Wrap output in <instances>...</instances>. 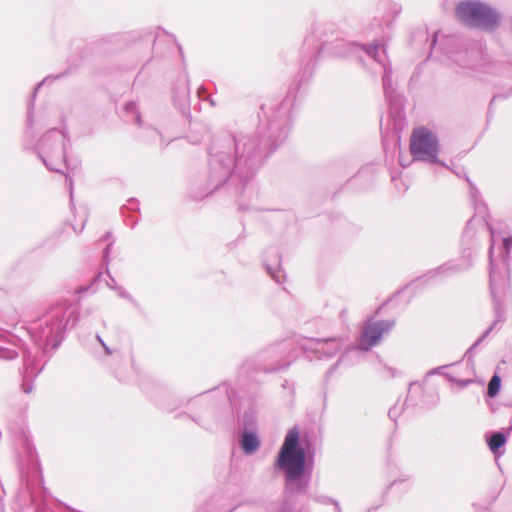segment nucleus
Here are the masks:
<instances>
[{"label": "nucleus", "mask_w": 512, "mask_h": 512, "mask_svg": "<svg viewBox=\"0 0 512 512\" xmlns=\"http://www.w3.org/2000/svg\"><path fill=\"white\" fill-rule=\"evenodd\" d=\"M290 118L287 111L278 112L256 134H237L217 141L210 150V183L213 189L237 178L249 180L263 160L287 138Z\"/></svg>", "instance_id": "nucleus-1"}, {"label": "nucleus", "mask_w": 512, "mask_h": 512, "mask_svg": "<svg viewBox=\"0 0 512 512\" xmlns=\"http://www.w3.org/2000/svg\"><path fill=\"white\" fill-rule=\"evenodd\" d=\"M78 315L67 303H59L50 307L40 318L33 329L35 342L46 351L56 349L64 339L66 330L72 328Z\"/></svg>", "instance_id": "nucleus-2"}, {"label": "nucleus", "mask_w": 512, "mask_h": 512, "mask_svg": "<svg viewBox=\"0 0 512 512\" xmlns=\"http://www.w3.org/2000/svg\"><path fill=\"white\" fill-rule=\"evenodd\" d=\"M456 14L465 25L489 32L496 30L502 20L496 9L476 0L460 2L456 7Z\"/></svg>", "instance_id": "nucleus-3"}, {"label": "nucleus", "mask_w": 512, "mask_h": 512, "mask_svg": "<svg viewBox=\"0 0 512 512\" xmlns=\"http://www.w3.org/2000/svg\"><path fill=\"white\" fill-rule=\"evenodd\" d=\"M68 142L67 134L58 129H52L43 135L36 150L49 170L60 172V166L66 162L65 151Z\"/></svg>", "instance_id": "nucleus-4"}, {"label": "nucleus", "mask_w": 512, "mask_h": 512, "mask_svg": "<svg viewBox=\"0 0 512 512\" xmlns=\"http://www.w3.org/2000/svg\"><path fill=\"white\" fill-rule=\"evenodd\" d=\"M410 151L415 160L438 163L439 145L434 133L425 127L415 129L411 136Z\"/></svg>", "instance_id": "nucleus-5"}, {"label": "nucleus", "mask_w": 512, "mask_h": 512, "mask_svg": "<svg viewBox=\"0 0 512 512\" xmlns=\"http://www.w3.org/2000/svg\"><path fill=\"white\" fill-rule=\"evenodd\" d=\"M459 65L463 67H469L473 71L482 74H510L512 77V68L502 62L495 61L486 56H482L478 51L472 50L465 52L463 59L460 56L459 59H455Z\"/></svg>", "instance_id": "nucleus-6"}, {"label": "nucleus", "mask_w": 512, "mask_h": 512, "mask_svg": "<svg viewBox=\"0 0 512 512\" xmlns=\"http://www.w3.org/2000/svg\"><path fill=\"white\" fill-rule=\"evenodd\" d=\"M299 344L303 350L315 353L319 359L331 358L342 349L344 338H301Z\"/></svg>", "instance_id": "nucleus-7"}, {"label": "nucleus", "mask_w": 512, "mask_h": 512, "mask_svg": "<svg viewBox=\"0 0 512 512\" xmlns=\"http://www.w3.org/2000/svg\"><path fill=\"white\" fill-rule=\"evenodd\" d=\"M347 47V53L345 55H352L356 54L358 52H364L369 57L374 59L377 63L381 64L383 67V75H382V82H383V89L384 93L387 98H391L392 94L394 92L393 84H392V70L391 67L386 66L384 58L381 56L379 45H373L370 47H365L363 45L357 44V43H349L346 45Z\"/></svg>", "instance_id": "nucleus-8"}, {"label": "nucleus", "mask_w": 512, "mask_h": 512, "mask_svg": "<svg viewBox=\"0 0 512 512\" xmlns=\"http://www.w3.org/2000/svg\"><path fill=\"white\" fill-rule=\"evenodd\" d=\"M393 326L394 321L392 320L368 321L363 327L358 349L370 350L380 342L382 336L388 333Z\"/></svg>", "instance_id": "nucleus-9"}, {"label": "nucleus", "mask_w": 512, "mask_h": 512, "mask_svg": "<svg viewBox=\"0 0 512 512\" xmlns=\"http://www.w3.org/2000/svg\"><path fill=\"white\" fill-rule=\"evenodd\" d=\"M494 231L491 229V237H492V243L490 245L489 249V260H490V289L491 293L494 296L495 294V288L500 283L503 282L504 278L502 275V271L507 272L508 271V260H509V253L512 249V236L508 238L503 239V247L505 250V253L501 259V267L495 262V260L492 257V252L494 248Z\"/></svg>", "instance_id": "nucleus-10"}, {"label": "nucleus", "mask_w": 512, "mask_h": 512, "mask_svg": "<svg viewBox=\"0 0 512 512\" xmlns=\"http://www.w3.org/2000/svg\"><path fill=\"white\" fill-rule=\"evenodd\" d=\"M280 347L275 346L261 351L257 355V361L260 363L259 369L266 372H274L289 365V362L276 363L278 358V350Z\"/></svg>", "instance_id": "nucleus-11"}, {"label": "nucleus", "mask_w": 512, "mask_h": 512, "mask_svg": "<svg viewBox=\"0 0 512 512\" xmlns=\"http://www.w3.org/2000/svg\"><path fill=\"white\" fill-rule=\"evenodd\" d=\"M24 365L22 389L25 393H30L34 388L32 378L36 377L42 368L34 367V358L30 353L24 355Z\"/></svg>", "instance_id": "nucleus-12"}, {"label": "nucleus", "mask_w": 512, "mask_h": 512, "mask_svg": "<svg viewBox=\"0 0 512 512\" xmlns=\"http://www.w3.org/2000/svg\"><path fill=\"white\" fill-rule=\"evenodd\" d=\"M240 443L242 450L247 455L253 454L260 447V440L254 432H244Z\"/></svg>", "instance_id": "nucleus-13"}, {"label": "nucleus", "mask_w": 512, "mask_h": 512, "mask_svg": "<svg viewBox=\"0 0 512 512\" xmlns=\"http://www.w3.org/2000/svg\"><path fill=\"white\" fill-rule=\"evenodd\" d=\"M18 356L14 345L8 339L6 332H0V358L5 360L15 359Z\"/></svg>", "instance_id": "nucleus-14"}, {"label": "nucleus", "mask_w": 512, "mask_h": 512, "mask_svg": "<svg viewBox=\"0 0 512 512\" xmlns=\"http://www.w3.org/2000/svg\"><path fill=\"white\" fill-rule=\"evenodd\" d=\"M189 93H190L189 81L187 78H183L179 82L178 86L174 89L173 97H174L175 102H178V103L186 102L189 98Z\"/></svg>", "instance_id": "nucleus-15"}, {"label": "nucleus", "mask_w": 512, "mask_h": 512, "mask_svg": "<svg viewBox=\"0 0 512 512\" xmlns=\"http://www.w3.org/2000/svg\"><path fill=\"white\" fill-rule=\"evenodd\" d=\"M462 269V267L458 266V265H455L451 262H448V263H445L444 265L436 268V269H433L431 271H429L425 277H429V278H434L438 275H443V274H446L448 272H457V271H460Z\"/></svg>", "instance_id": "nucleus-16"}, {"label": "nucleus", "mask_w": 512, "mask_h": 512, "mask_svg": "<svg viewBox=\"0 0 512 512\" xmlns=\"http://www.w3.org/2000/svg\"><path fill=\"white\" fill-rule=\"evenodd\" d=\"M506 442V437L502 432L493 433L488 439V446L490 450L495 453Z\"/></svg>", "instance_id": "nucleus-17"}, {"label": "nucleus", "mask_w": 512, "mask_h": 512, "mask_svg": "<svg viewBox=\"0 0 512 512\" xmlns=\"http://www.w3.org/2000/svg\"><path fill=\"white\" fill-rule=\"evenodd\" d=\"M266 269L275 282L280 284L285 281L286 276L279 263L275 266L266 264Z\"/></svg>", "instance_id": "nucleus-18"}, {"label": "nucleus", "mask_w": 512, "mask_h": 512, "mask_svg": "<svg viewBox=\"0 0 512 512\" xmlns=\"http://www.w3.org/2000/svg\"><path fill=\"white\" fill-rule=\"evenodd\" d=\"M500 383L501 379L498 375H494L491 380L489 381L488 388H487V394L489 397H495L500 390Z\"/></svg>", "instance_id": "nucleus-19"}, {"label": "nucleus", "mask_w": 512, "mask_h": 512, "mask_svg": "<svg viewBox=\"0 0 512 512\" xmlns=\"http://www.w3.org/2000/svg\"><path fill=\"white\" fill-rule=\"evenodd\" d=\"M124 110L127 114H132L133 120L137 124L141 125V116H140V113L138 111V108H137V105L135 102H129V103L125 104Z\"/></svg>", "instance_id": "nucleus-20"}, {"label": "nucleus", "mask_w": 512, "mask_h": 512, "mask_svg": "<svg viewBox=\"0 0 512 512\" xmlns=\"http://www.w3.org/2000/svg\"><path fill=\"white\" fill-rule=\"evenodd\" d=\"M496 322H494L489 328L485 330V332L482 334V336L473 344V346L467 351V354L477 345H479L493 330Z\"/></svg>", "instance_id": "nucleus-21"}, {"label": "nucleus", "mask_w": 512, "mask_h": 512, "mask_svg": "<svg viewBox=\"0 0 512 512\" xmlns=\"http://www.w3.org/2000/svg\"><path fill=\"white\" fill-rule=\"evenodd\" d=\"M416 389L419 391V393H422V391H423L422 384L417 381L411 382L410 387H409V394H411Z\"/></svg>", "instance_id": "nucleus-22"}, {"label": "nucleus", "mask_w": 512, "mask_h": 512, "mask_svg": "<svg viewBox=\"0 0 512 512\" xmlns=\"http://www.w3.org/2000/svg\"><path fill=\"white\" fill-rule=\"evenodd\" d=\"M66 182H67V185H68V189H69V193H70V199H71V202L73 201V181H72V178L68 175H66Z\"/></svg>", "instance_id": "nucleus-23"}, {"label": "nucleus", "mask_w": 512, "mask_h": 512, "mask_svg": "<svg viewBox=\"0 0 512 512\" xmlns=\"http://www.w3.org/2000/svg\"><path fill=\"white\" fill-rule=\"evenodd\" d=\"M388 414H389V417H390L391 419H394V420H395V419H396V417L398 416L399 412H398V410L396 409V407H393V408H391V409L389 410V413H388Z\"/></svg>", "instance_id": "nucleus-24"}, {"label": "nucleus", "mask_w": 512, "mask_h": 512, "mask_svg": "<svg viewBox=\"0 0 512 512\" xmlns=\"http://www.w3.org/2000/svg\"><path fill=\"white\" fill-rule=\"evenodd\" d=\"M32 125H33V117H32V113L30 111L28 114V117H27V127L31 128Z\"/></svg>", "instance_id": "nucleus-25"}, {"label": "nucleus", "mask_w": 512, "mask_h": 512, "mask_svg": "<svg viewBox=\"0 0 512 512\" xmlns=\"http://www.w3.org/2000/svg\"><path fill=\"white\" fill-rule=\"evenodd\" d=\"M441 368L442 367L431 369L430 371L427 372V376L434 375V374L438 373Z\"/></svg>", "instance_id": "nucleus-26"}, {"label": "nucleus", "mask_w": 512, "mask_h": 512, "mask_svg": "<svg viewBox=\"0 0 512 512\" xmlns=\"http://www.w3.org/2000/svg\"><path fill=\"white\" fill-rule=\"evenodd\" d=\"M108 286L112 289H116V281L113 278H110V282H108Z\"/></svg>", "instance_id": "nucleus-27"}, {"label": "nucleus", "mask_w": 512, "mask_h": 512, "mask_svg": "<svg viewBox=\"0 0 512 512\" xmlns=\"http://www.w3.org/2000/svg\"><path fill=\"white\" fill-rule=\"evenodd\" d=\"M457 383L461 386H467L469 383H471V380H458Z\"/></svg>", "instance_id": "nucleus-28"}, {"label": "nucleus", "mask_w": 512, "mask_h": 512, "mask_svg": "<svg viewBox=\"0 0 512 512\" xmlns=\"http://www.w3.org/2000/svg\"><path fill=\"white\" fill-rule=\"evenodd\" d=\"M49 79H50L49 77H47V78L43 79V81H42V82H40V83L36 86L35 91H34V95L36 94V92L38 91V89L40 88V86H41L43 83H45L46 81H48Z\"/></svg>", "instance_id": "nucleus-29"}, {"label": "nucleus", "mask_w": 512, "mask_h": 512, "mask_svg": "<svg viewBox=\"0 0 512 512\" xmlns=\"http://www.w3.org/2000/svg\"><path fill=\"white\" fill-rule=\"evenodd\" d=\"M119 296L123 297V298H129V294L122 289H120V291H119Z\"/></svg>", "instance_id": "nucleus-30"}, {"label": "nucleus", "mask_w": 512, "mask_h": 512, "mask_svg": "<svg viewBox=\"0 0 512 512\" xmlns=\"http://www.w3.org/2000/svg\"><path fill=\"white\" fill-rule=\"evenodd\" d=\"M466 179H467V182L469 183V185L472 188L471 193H472V195H474V193L476 192V188L473 186V184L471 183V181H470V179L468 177H466Z\"/></svg>", "instance_id": "nucleus-31"}, {"label": "nucleus", "mask_w": 512, "mask_h": 512, "mask_svg": "<svg viewBox=\"0 0 512 512\" xmlns=\"http://www.w3.org/2000/svg\"><path fill=\"white\" fill-rule=\"evenodd\" d=\"M27 450H28L30 457H32L33 453H34V448L32 446H30L29 444H27Z\"/></svg>", "instance_id": "nucleus-32"}, {"label": "nucleus", "mask_w": 512, "mask_h": 512, "mask_svg": "<svg viewBox=\"0 0 512 512\" xmlns=\"http://www.w3.org/2000/svg\"><path fill=\"white\" fill-rule=\"evenodd\" d=\"M103 348H104L106 354L110 355L112 353V351L110 350V348L106 344L103 345Z\"/></svg>", "instance_id": "nucleus-33"}, {"label": "nucleus", "mask_w": 512, "mask_h": 512, "mask_svg": "<svg viewBox=\"0 0 512 512\" xmlns=\"http://www.w3.org/2000/svg\"><path fill=\"white\" fill-rule=\"evenodd\" d=\"M334 505H335V507H336V511H337V512H342V511H341V508H340V506H339V503H338L337 501H334Z\"/></svg>", "instance_id": "nucleus-34"}, {"label": "nucleus", "mask_w": 512, "mask_h": 512, "mask_svg": "<svg viewBox=\"0 0 512 512\" xmlns=\"http://www.w3.org/2000/svg\"><path fill=\"white\" fill-rule=\"evenodd\" d=\"M97 340L99 341V343L103 346L105 344V342L103 341V339L101 338L100 335H97L96 336Z\"/></svg>", "instance_id": "nucleus-35"}, {"label": "nucleus", "mask_w": 512, "mask_h": 512, "mask_svg": "<svg viewBox=\"0 0 512 512\" xmlns=\"http://www.w3.org/2000/svg\"><path fill=\"white\" fill-rule=\"evenodd\" d=\"M339 361L337 363L334 364V366H332L329 370H328V373L331 374L334 369L336 368V366L338 365Z\"/></svg>", "instance_id": "nucleus-36"}, {"label": "nucleus", "mask_w": 512, "mask_h": 512, "mask_svg": "<svg viewBox=\"0 0 512 512\" xmlns=\"http://www.w3.org/2000/svg\"><path fill=\"white\" fill-rule=\"evenodd\" d=\"M73 229L76 231V232H82V230L84 229V223L80 226V228L77 230L76 227H73Z\"/></svg>", "instance_id": "nucleus-37"}, {"label": "nucleus", "mask_w": 512, "mask_h": 512, "mask_svg": "<svg viewBox=\"0 0 512 512\" xmlns=\"http://www.w3.org/2000/svg\"><path fill=\"white\" fill-rule=\"evenodd\" d=\"M289 344L287 342H284L280 345L281 351H283Z\"/></svg>", "instance_id": "nucleus-38"}, {"label": "nucleus", "mask_w": 512, "mask_h": 512, "mask_svg": "<svg viewBox=\"0 0 512 512\" xmlns=\"http://www.w3.org/2000/svg\"><path fill=\"white\" fill-rule=\"evenodd\" d=\"M284 388H288L290 387V383L288 381H286L285 383H283L282 385Z\"/></svg>", "instance_id": "nucleus-39"}, {"label": "nucleus", "mask_w": 512, "mask_h": 512, "mask_svg": "<svg viewBox=\"0 0 512 512\" xmlns=\"http://www.w3.org/2000/svg\"><path fill=\"white\" fill-rule=\"evenodd\" d=\"M109 247H110V246H107V247H106V251H105V255H104V258H106V257H107V254H108V250H109Z\"/></svg>", "instance_id": "nucleus-40"}]
</instances>
